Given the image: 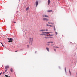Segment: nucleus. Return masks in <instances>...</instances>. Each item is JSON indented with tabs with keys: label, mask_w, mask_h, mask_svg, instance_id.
<instances>
[{
	"label": "nucleus",
	"mask_w": 77,
	"mask_h": 77,
	"mask_svg": "<svg viewBox=\"0 0 77 77\" xmlns=\"http://www.w3.org/2000/svg\"><path fill=\"white\" fill-rule=\"evenodd\" d=\"M47 12H53V11L50 10H48L47 11Z\"/></svg>",
	"instance_id": "11"
},
{
	"label": "nucleus",
	"mask_w": 77,
	"mask_h": 77,
	"mask_svg": "<svg viewBox=\"0 0 77 77\" xmlns=\"http://www.w3.org/2000/svg\"><path fill=\"white\" fill-rule=\"evenodd\" d=\"M43 20L44 21H49V20L48 19L46 18H44L43 19Z\"/></svg>",
	"instance_id": "6"
},
{
	"label": "nucleus",
	"mask_w": 77,
	"mask_h": 77,
	"mask_svg": "<svg viewBox=\"0 0 77 77\" xmlns=\"http://www.w3.org/2000/svg\"><path fill=\"white\" fill-rule=\"evenodd\" d=\"M69 72H70V75H71V72H70V71H69Z\"/></svg>",
	"instance_id": "22"
},
{
	"label": "nucleus",
	"mask_w": 77,
	"mask_h": 77,
	"mask_svg": "<svg viewBox=\"0 0 77 77\" xmlns=\"http://www.w3.org/2000/svg\"><path fill=\"white\" fill-rule=\"evenodd\" d=\"M29 44H32V43H33V38H31V37H29Z\"/></svg>",
	"instance_id": "1"
},
{
	"label": "nucleus",
	"mask_w": 77,
	"mask_h": 77,
	"mask_svg": "<svg viewBox=\"0 0 77 77\" xmlns=\"http://www.w3.org/2000/svg\"><path fill=\"white\" fill-rule=\"evenodd\" d=\"M49 38H53V37H49Z\"/></svg>",
	"instance_id": "23"
},
{
	"label": "nucleus",
	"mask_w": 77,
	"mask_h": 77,
	"mask_svg": "<svg viewBox=\"0 0 77 77\" xmlns=\"http://www.w3.org/2000/svg\"><path fill=\"white\" fill-rule=\"evenodd\" d=\"M9 77H10V76H9Z\"/></svg>",
	"instance_id": "38"
},
{
	"label": "nucleus",
	"mask_w": 77,
	"mask_h": 77,
	"mask_svg": "<svg viewBox=\"0 0 77 77\" xmlns=\"http://www.w3.org/2000/svg\"><path fill=\"white\" fill-rule=\"evenodd\" d=\"M18 51H15V52H17Z\"/></svg>",
	"instance_id": "30"
},
{
	"label": "nucleus",
	"mask_w": 77,
	"mask_h": 77,
	"mask_svg": "<svg viewBox=\"0 0 77 77\" xmlns=\"http://www.w3.org/2000/svg\"><path fill=\"white\" fill-rule=\"evenodd\" d=\"M48 33H51V32H42V34H40V35H47L48 34Z\"/></svg>",
	"instance_id": "3"
},
{
	"label": "nucleus",
	"mask_w": 77,
	"mask_h": 77,
	"mask_svg": "<svg viewBox=\"0 0 77 77\" xmlns=\"http://www.w3.org/2000/svg\"><path fill=\"white\" fill-rule=\"evenodd\" d=\"M45 29H42L39 30V32H41V33L42 32H45Z\"/></svg>",
	"instance_id": "7"
},
{
	"label": "nucleus",
	"mask_w": 77,
	"mask_h": 77,
	"mask_svg": "<svg viewBox=\"0 0 77 77\" xmlns=\"http://www.w3.org/2000/svg\"><path fill=\"white\" fill-rule=\"evenodd\" d=\"M53 36V35H45V36Z\"/></svg>",
	"instance_id": "15"
},
{
	"label": "nucleus",
	"mask_w": 77,
	"mask_h": 77,
	"mask_svg": "<svg viewBox=\"0 0 77 77\" xmlns=\"http://www.w3.org/2000/svg\"><path fill=\"white\" fill-rule=\"evenodd\" d=\"M1 44L2 45V46H3V47H5V46H4V45H3V44H2V43H1Z\"/></svg>",
	"instance_id": "20"
},
{
	"label": "nucleus",
	"mask_w": 77,
	"mask_h": 77,
	"mask_svg": "<svg viewBox=\"0 0 77 77\" xmlns=\"http://www.w3.org/2000/svg\"><path fill=\"white\" fill-rule=\"evenodd\" d=\"M55 47L56 48H59V47Z\"/></svg>",
	"instance_id": "24"
},
{
	"label": "nucleus",
	"mask_w": 77,
	"mask_h": 77,
	"mask_svg": "<svg viewBox=\"0 0 77 77\" xmlns=\"http://www.w3.org/2000/svg\"><path fill=\"white\" fill-rule=\"evenodd\" d=\"M46 26L47 27H48V26H49V25L47 24Z\"/></svg>",
	"instance_id": "25"
},
{
	"label": "nucleus",
	"mask_w": 77,
	"mask_h": 77,
	"mask_svg": "<svg viewBox=\"0 0 77 77\" xmlns=\"http://www.w3.org/2000/svg\"><path fill=\"white\" fill-rule=\"evenodd\" d=\"M5 76L6 77H8V76L7 75H5Z\"/></svg>",
	"instance_id": "21"
},
{
	"label": "nucleus",
	"mask_w": 77,
	"mask_h": 77,
	"mask_svg": "<svg viewBox=\"0 0 77 77\" xmlns=\"http://www.w3.org/2000/svg\"><path fill=\"white\" fill-rule=\"evenodd\" d=\"M44 38L45 39H49V37H44Z\"/></svg>",
	"instance_id": "16"
},
{
	"label": "nucleus",
	"mask_w": 77,
	"mask_h": 77,
	"mask_svg": "<svg viewBox=\"0 0 77 77\" xmlns=\"http://www.w3.org/2000/svg\"><path fill=\"white\" fill-rule=\"evenodd\" d=\"M35 5H36V7H37L38 5V1H36L35 3Z\"/></svg>",
	"instance_id": "4"
},
{
	"label": "nucleus",
	"mask_w": 77,
	"mask_h": 77,
	"mask_svg": "<svg viewBox=\"0 0 77 77\" xmlns=\"http://www.w3.org/2000/svg\"><path fill=\"white\" fill-rule=\"evenodd\" d=\"M55 33H56V35H57V32H55Z\"/></svg>",
	"instance_id": "28"
},
{
	"label": "nucleus",
	"mask_w": 77,
	"mask_h": 77,
	"mask_svg": "<svg viewBox=\"0 0 77 77\" xmlns=\"http://www.w3.org/2000/svg\"><path fill=\"white\" fill-rule=\"evenodd\" d=\"M29 7H28L26 8V11H28V10H29Z\"/></svg>",
	"instance_id": "17"
},
{
	"label": "nucleus",
	"mask_w": 77,
	"mask_h": 77,
	"mask_svg": "<svg viewBox=\"0 0 77 77\" xmlns=\"http://www.w3.org/2000/svg\"><path fill=\"white\" fill-rule=\"evenodd\" d=\"M13 69H12V68H11L10 69V71H11V72H12L13 71Z\"/></svg>",
	"instance_id": "14"
},
{
	"label": "nucleus",
	"mask_w": 77,
	"mask_h": 77,
	"mask_svg": "<svg viewBox=\"0 0 77 77\" xmlns=\"http://www.w3.org/2000/svg\"><path fill=\"white\" fill-rule=\"evenodd\" d=\"M5 72H3V74H5Z\"/></svg>",
	"instance_id": "35"
},
{
	"label": "nucleus",
	"mask_w": 77,
	"mask_h": 77,
	"mask_svg": "<svg viewBox=\"0 0 77 77\" xmlns=\"http://www.w3.org/2000/svg\"><path fill=\"white\" fill-rule=\"evenodd\" d=\"M49 26L51 27H53V26L50 25H49Z\"/></svg>",
	"instance_id": "18"
},
{
	"label": "nucleus",
	"mask_w": 77,
	"mask_h": 77,
	"mask_svg": "<svg viewBox=\"0 0 77 77\" xmlns=\"http://www.w3.org/2000/svg\"><path fill=\"white\" fill-rule=\"evenodd\" d=\"M50 43H51V44H52L53 43V42H47V44H50Z\"/></svg>",
	"instance_id": "10"
},
{
	"label": "nucleus",
	"mask_w": 77,
	"mask_h": 77,
	"mask_svg": "<svg viewBox=\"0 0 77 77\" xmlns=\"http://www.w3.org/2000/svg\"><path fill=\"white\" fill-rule=\"evenodd\" d=\"M27 47H28V48H29V45H27Z\"/></svg>",
	"instance_id": "27"
},
{
	"label": "nucleus",
	"mask_w": 77,
	"mask_h": 77,
	"mask_svg": "<svg viewBox=\"0 0 77 77\" xmlns=\"http://www.w3.org/2000/svg\"><path fill=\"white\" fill-rule=\"evenodd\" d=\"M53 45H54L53 44L52 45H51L52 46H53Z\"/></svg>",
	"instance_id": "37"
},
{
	"label": "nucleus",
	"mask_w": 77,
	"mask_h": 77,
	"mask_svg": "<svg viewBox=\"0 0 77 77\" xmlns=\"http://www.w3.org/2000/svg\"><path fill=\"white\" fill-rule=\"evenodd\" d=\"M47 45H49V44H47Z\"/></svg>",
	"instance_id": "33"
},
{
	"label": "nucleus",
	"mask_w": 77,
	"mask_h": 77,
	"mask_svg": "<svg viewBox=\"0 0 77 77\" xmlns=\"http://www.w3.org/2000/svg\"><path fill=\"white\" fill-rule=\"evenodd\" d=\"M48 23L49 24H52V25H53L54 24V23H53L52 22H51V23L48 22Z\"/></svg>",
	"instance_id": "8"
},
{
	"label": "nucleus",
	"mask_w": 77,
	"mask_h": 77,
	"mask_svg": "<svg viewBox=\"0 0 77 77\" xmlns=\"http://www.w3.org/2000/svg\"><path fill=\"white\" fill-rule=\"evenodd\" d=\"M14 23H16V22H14Z\"/></svg>",
	"instance_id": "36"
},
{
	"label": "nucleus",
	"mask_w": 77,
	"mask_h": 77,
	"mask_svg": "<svg viewBox=\"0 0 77 77\" xmlns=\"http://www.w3.org/2000/svg\"><path fill=\"white\" fill-rule=\"evenodd\" d=\"M8 68H9V66H5V69H8Z\"/></svg>",
	"instance_id": "9"
},
{
	"label": "nucleus",
	"mask_w": 77,
	"mask_h": 77,
	"mask_svg": "<svg viewBox=\"0 0 77 77\" xmlns=\"http://www.w3.org/2000/svg\"><path fill=\"white\" fill-rule=\"evenodd\" d=\"M54 50L55 51H56V49H54Z\"/></svg>",
	"instance_id": "26"
},
{
	"label": "nucleus",
	"mask_w": 77,
	"mask_h": 77,
	"mask_svg": "<svg viewBox=\"0 0 77 77\" xmlns=\"http://www.w3.org/2000/svg\"><path fill=\"white\" fill-rule=\"evenodd\" d=\"M2 74V72H1L0 73V75H1V74Z\"/></svg>",
	"instance_id": "31"
},
{
	"label": "nucleus",
	"mask_w": 77,
	"mask_h": 77,
	"mask_svg": "<svg viewBox=\"0 0 77 77\" xmlns=\"http://www.w3.org/2000/svg\"><path fill=\"white\" fill-rule=\"evenodd\" d=\"M45 30H46V31H48V30L47 29H46Z\"/></svg>",
	"instance_id": "34"
},
{
	"label": "nucleus",
	"mask_w": 77,
	"mask_h": 77,
	"mask_svg": "<svg viewBox=\"0 0 77 77\" xmlns=\"http://www.w3.org/2000/svg\"><path fill=\"white\" fill-rule=\"evenodd\" d=\"M7 69H6V70H5V72H6V71H7Z\"/></svg>",
	"instance_id": "29"
},
{
	"label": "nucleus",
	"mask_w": 77,
	"mask_h": 77,
	"mask_svg": "<svg viewBox=\"0 0 77 77\" xmlns=\"http://www.w3.org/2000/svg\"><path fill=\"white\" fill-rule=\"evenodd\" d=\"M65 71L66 72V68H65Z\"/></svg>",
	"instance_id": "32"
},
{
	"label": "nucleus",
	"mask_w": 77,
	"mask_h": 77,
	"mask_svg": "<svg viewBox=\"0 0 77 77\" xmlns=\"http://www.w3.org/2000/svg\"><path fill=\"white\" fill-rule=\"evenodd\" d=\"M54 30L55 31H56V27H55V26L54 27Z\"/></svg>",
	"instance_id": "19"
},
{
	"label": "nucleus",
	"mask_w": 77,
	"mask_h": 77,
	"mask_svg": "<svg viewBox=\"0 0 77 77\" xmlns=\"http://www.w3.org/2000/svg\"><path fill=\"white\" fill-rule=\"evenodd\" d=\"M7 39L8 40H9L8 41L9 42H12V41H13V39L12 38H8Z\"/></svg>",
	"instance_id": "2"
},
{
	"label": "nucleus",
	"mask_w": 77,
	"mask_h": 77,
	"mask_svg": "<svg viewBox=\"0 0 77 77\" xmlns=\"http://www.w3.org/2000/svg\"><path fill=\"white\" fill-rule=\"evenodd\" d=\"M42 17H45L46 18H48V16H47V15H43Z\"/></svg>",
	"instance_id": "5"
},
{
	"label": "nucleus",
	"mask_w": 77,
	"mask_h": 77,
	"mask_svg": "<svg viewBox=\"0 0 77 77\" xmlns=\"http://www.w3.org/2000/svg\"><path fill=\"white\" fill-rule=\"evenodd\" d=\"M46 50H47V51H48V52L49 51V48H48L46 47Z\"/></svg>",
	"instance_id": "12"
},
{
	"label": "nucleus",
	"mask_w": 77,
	"mask_h": 77,
	"mask_svg": "<svg viewBox=\"0 0 77 77\" xmlns=\"http://www.w3.org/2000/svg\"><path fill=\"white\" fill-rule=\"evenodd\" d=\"M50 0H48V5H50Z\"/></svg>",
	"instance_id": "13"
}]
</instances>
